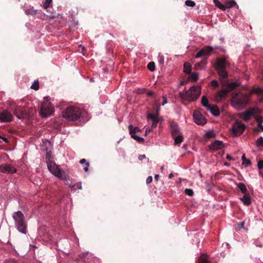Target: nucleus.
Segmentation results:
<instances>
[{
  "label": "nucleus",
  "instance_id": "nucleus-1",
  "mask_svg": "<svg viewBox=\"0 0 263 263\" xmlns=\"http://www.w3.org/2000/svg\"><path fill=\"white\" fill-rule=\"evenodd\" d=\"M200 88L197 86H192L188 90H184L179 92V96L183 100L188 101H195L199 97Z\"/></svg>",
  "mask_w": 263,
  "mask_h": 263
},
{
  "label": "nucleus",
  "instance_id": "nucleus-2",
  "mask_svg": "<svg viewBox=\"0 0 263 263\" xmlns=\"http://www.w3.org/2000/svg\"><path fill=\"white\" fill-rule=\"evenodd\" d=\"M82 113V111L80 108L70 106L63 111V117L68 121H76L80 118Z\"/></svg>",
  "mask_w": 263,
  "mask_h": 263
},
{
  "label": "nucleus",
  "instance_id": "nucleus-3",
  "mask_svg": "<svg viewBox=\"0 0 263 263\" xmlns=\"http://www.w3.org/2000/svg\"><path fill=\"white\" fill-rule=\"evenodd\" d=\"M12 217L15 221V225L17 229L20 232L26 234L27 223L23 214L21 211H17L13 213Z\"/></svg>",
  "mask_w": 263,
  "mask_h": 263
},
{
  "label": "nucleus",
  "instance_id": "nucleus-4",
  "mask_svg": "<svg viewBox=\"0 0 263 263\" xmlns=\"http://www.w3.org/2000/svg\"><path fill=\"white\" fill-rule=\"evenodd\" d=\"M249 102L248 97L246 95L237 94L233 97L232 104L234 107L239 109L245 108Z\"/></svg>",
  "mask_w": 263,
  "mask_h": 263
},
{
  "label": "nucleus",
  "instance_id": "nucleus-5",
  "mask_svg": "<svg viewBox=\"0 0 263 263\" xmlns=\"http://www.w3.org/2000/svg\"><path fill=\"white\" fill-rule=\"evenodd\" d=\"M227 62L225 58L218 59L215 64V68L217 71L219 79L228 78V72L226 70Z\"/></svg>",
  "mask_w": 263,
  "mask_h": 263
},
{
  "label": "nucleus",
  "instance_id": "nucleus-6",
  "mask_svg": "<svg viewBox=\"0 0 263 263\" xmlns=\"http://www.w3.org/2000/svg\"><path fill=\"white\" fill-rule=\"evenodd\" d=\"M53 112V108L51 106L50 103L44 102L42 103L40 114L43 117H49Z\"/></svg>",
  "mask_w": 263,
  "mask_h": 263
},
{
  "label": "nucleus",
  "instance_id": "nucleus-7",
  "mask_svg": "<svg viewBox=\"0 0 263 263\" xmlns=\"http://www.w3.org/2000/svg\"><path fill=\"white\" fill-rule=\"evenodd\" d=\"M260 113V110L257 107L251 108L242 112L240 117L245 121H248L252 116Z\"/></svg>",
  "mask_w": 263,
  "mask_h": 263
},
{
  "label": "nucleus",
  "instance_id": "nucleus-8",
  "mask_svg": "<svg viewBox=\"0 0 263 263\" xmlns=\"http://www.w3.org/2000/svg\"><path fill=\"white\" fill-rule=\"evenodd\" d=\"M14 114L20 119L29 118V114L23 110L20 106H15L12 108Z\"/></svg>",
  "mask_w": 263,
  "mask_h": 263
},
{
  "label": "nucleus",
  "instance_id": "nucleus-9",
  "mask_svg": "<svg viewBox=\"0 0 263 263\" xmlns=\"http://www.w3.org/2000/svg\"><path fill=\"white\" fill-rule=\"evenodd\" d=\"M245 128V124L239 122H236L232 127V131L234 136H238L243 133Z\"/></svg>",
  "mask_w": 263,
  "mask_h": 263
},
{
  "label": "nucleus",
  "instance_id": "nucleus-10",
  "mask_svg": "<svg viewBox=\"0 0 263 263\" xmlns=\"http://www.w3.org/2000/svg\"><path fill=\"white\" fill-rule=\"evenodd\" d=\"M220 81L221 83V86L226 87L225 89L228 91V93L239 85V84L236 82L229 83L227 78L220 79Z\"/></svg>",
  "mask_w": 263,
  "mask_h": 263
},
{
  "label": "nucleus",
  "instance_id": "nucleus-11",
  "mask_svg": "<svg viewBox=\"0 0 263 263\" xmlns=\"http://www.w3.org/2000/svg\"><path fill=\"white\" fill-rule=\"evenodd\" d=\"M193 117L194 121L197 124L203 125L206 123V119L202 114L198 110H196L194 112Z\"/></svg>",
  "mask_w": 263,
  "mask_h": 263
},
{
  "label": "nucleus",
  "instance_id": "nucleus-12",
  "mask_svg": "<svg viewBox=\"0 0 263 263\" xmlns=\"http://www.w3.org/2000/svg\"><path fill=\"white\" fill-rule=\"evenodd\" d=\"M213 50V48L212 47L210 46H206L199 50V51L196 54L195 58H199L202 56H209Z\"/></svg>",
  "mask_w": 263,
  "mask_h": 263
},
{
  "label": "nucleus",
  "instance_id": "nucleus-13",
  "mask_svg": "<svg viewBox=\"0 0 263 263\" xmlns=\"http://www.w3.org/2000/svg\"><path fill=\"white\" fill-rule=\"evenodd\" d=\"M13 117L11 113L6 110L0 112V121L3 122H10L12 121Z\"/></svg>",
  "mask_w": 263,
  "mask_h": 263
},
{
  "label": "nucleus",
  "instance_id": "nucleus-14",
  "mask_svg": "<svg viewBox=\"0 0 263 263\" xmlns=\"http://www.w3.org/2000/svg\"><path fill=\"white\" fill-rule=\"evenodd\" d=\"M0 172L5 173L13 174L16 172V169L10 164L2 165L0 166Z\"/></svg>",
  "mask_w": 263,
  "mask_h": 263
},
{
  "label": "nucleus",
  "instance_id": "nucleus-15",
  "mask_svg": "<svg viewBox=\"0 0 263 263\" xmlns=\"http://www.w3.org/2000/svg\"><path fill=\"white\" fill-rule=\"evenodd\" d=\"M228 94V91L226 89H222L218 91L215 95V101L216 102H220L222 99H224L227 97Z\"/></svg>",
  "mask_w": 263,
  "mask_h": 263
},
{
  "label": "nucleus",
  "instance_id": "nucleus-16",
  "mask_svg": "<svg viewBox=\"0 0 263 263\" xmlns=\"http://www.w3.org/2000/svg\"><path fill=\"white\" fill-rule=\"evenodd\" d=\"M224 146L222 141L215 140L209 145V149L211 151H215L221 149Z\"/></svg>",
  "mask_w": 263,
  "mask_h": 263
},
{
  "label": "nucleus",
  "instance_id": "nucleus-17",
  "mask_svg": "<svg viewBox=\"0 0 263 263\" xmlns=\"http://www.w3.org/2000/svg\"><path fill=\"white\" fill-rule=\"evenodd\" d=\"M128 129L129 131V134L131 136V137L134 139L136 140L139 142H142L144 141V139L142 137H139L135 135L136 132L135 129V127L132 125H129L128 126Z\"/></svg>",
  "mask_w": 263,
  "mask_h": 263
},
{
  "label": "nucleus",
  "instance_id": "nucleus-18",
  "mask_svg": "<svg viewBox=\"0 0 263 263\" xmlns=\"http://www.w3.org/2000/svg\"><path fill=\"white\" fill-rule=\"evenodd\" d=\"M47 166L49 171L54 176H56L60 170L59 167L54 163H48Z\"/></svg>",
  "mask_w": 263,
  "mask_h": 263
},
{
  "label": "nucleus",
  "instance_id": "nucleus-19",
  "mask_svg": "<svg viewBox=\"0 0 263 263\" xmlns=\"http://www.w3.org/2000/svg\"><path fill=\"white\" fill-rule=\"evenodd\" d=\"M171 133L172 136H175L179 134H181V133L179 130V128L178 125L174 122H172L170 125Z\"/></svg>",
  "mask_w": 263,
  "mask_h": 263
},
{
  "label": "nucleus",
  "instance_id": "nucleus-20",
  "mask_svg": "<svg viewBox=\"0 0 263 263\" xmlns=\"http://www.w3.org/2000/svg\"><path fill=\"white\" fill-rule=\"evenodd\" d=\"M240 199L245 205L248 206L251 203V198L249 193L244 194L243 196L240 198Z\"/></svg>",
  "mask_w": 263,
  "mask_h": 263
},
{
  "label": "nucleus",
  "instance_id": "nucleus-21",
  "mask_svg": "<svg viewBox=\"0 0 263 263\" xmlns=\"http://www.w3.org/2000/svg\"><path fill=\"white\" fill-rule=\"evenodd\" d=\"M207 109L212 114L215 116H218L220 114L219 109L218 106L216 105H210L209 107L207 108Z\"/></svg>",
  "mask_w": 263,
  "mask_h": 263
},
{
  "label": "nucleus",
  "instance_id": "nucleus-22",
  "mask_svg": "<svg viewBox=\"0 0 263 263\" xmlns=\"http://www.w3.org/2000/svg\"><path fill=\"white\" fill-rule=\"evenodd\" d=\"M206 59L207 58H205L204 60H202L199 63L196 64L194 66V68L195 70H199L203 69L205 65H206Z\"/></svg>",
  "mask_w": 263,
  "mask_h": 263
},
{
  "label": "nucleus",
  "instance_id": "nucleus-23",
  "mask_svg": "<svg viewBox=\"0 0 263 263\" xmlns=\"http://www.w3.org/2000/svg\"><path fill=\"white\" fill-rule=\"evenodd\" d=\"M55 176L59 177L61 179H63L65 180H68L69 178V176L67 175L65 172L61 170V169H60L59 171L58 172V173Z\"/></svg>",
  "mask_w": 263,
  "mask_h": 263
},
{
  "label": "nucleus",
  "instance_id": "nucleus-24",
  "mask_svg": "<svg viewBox=\"0 0 263 263\" xmlns=\"http://www.w3.org/2000/svg\"><path fill=\"white\" fill-rule=\"evenodd\" d=\"M240 191L243 194H248V190L245 184L243 183H238L236 184Z\"/></svg>",
  "mask_w": 263,
  "mask_h": 263
},
{
  "label": "nucleus",
  "instance_id": "nucleus-25",
  "mask_svg": "<svg viewBox=\"0 0 263 263\" xmlns=\"http://www.w3.org/2000/svg\"><path fill=\"white\" fill-rule=\"evenodd\" d=\"M184 69L183 71L187 74H190L192 70V66L190 63L186 62L184 63L183 65Z\"/></svg>",
  "mask_w": 263,
  "mask_h": 263
},
{
  "label": "nucleus",
  "instance_id": "nucleus-26",
  "mask_svg": "<svg viewBox=\"0 0 263 263\" xmlns=\"http://www.w3.org/2000/svg\"><path fill=\"white\" fill-rule=\"evenodd\" d=\"M173 137L174 139L175 144H179L183 141V137L181 135V134L173 136Z\"/></svg>",
  "mask_w": 263,
  "mask_h": 263
},
{
  "label": "nucleus",
  "instance_id": "nucleus-27",
  "mask_svg": "<svg viewBox=\"0 0 263 263\" xmlns=\"http://www.w3.org/2000/svg\"><path fill=\"white\" fill-rule=\"evenodd\" d=\"M201 104H202V106L203 107L206 108V109L208 107H209V106L211 105L209 103L208 99L205 96H202V97L201 98Z\"/></svg>",
  "mask_w": 263,
  "mask_h": 263
},
{
  "label": "nucleus",
  "instance_id": "nucleus-28",
  "mask_svg": "<svg viewBox=\"0 0 263 263\" xmlns=\"http://www.w3.org/2000/svg\"><path fill=\"white\" fill-rule=\"evenodd\" d=\"M236 5V3L234 0L227 2L224 5L225 10L234 7Z\"/></svg>",
  "mask_w": 263,
  "mask_h": 263
},
{
  "label": "nucleus",
  "instance_id": "nucleus-29",
  "mask_svg": "<svg viewBox=\"0 0 263 263\" xmlns=\"http://www.w3.org/2000/svg\"><path fill=\"white\" fill-rule=\"evenodd\" d=\"M215 6L222 11H225L224 5L222 4L219 0H213Z\"/></svg>",
  "mask_w": 263,
  "mask_h": 263
},
{
  "label": "nucleus",
  "instance_id": "nucleus-30",
  "mask_svg": "<svg viewBox=\"0 0 263 263\" xmlns=\"http://www.w3.org/2000/svg\"><path fill=\"white\" fill-rule=\"evenodd\" d=\"M198 262L199 263H211L209 261L207 256L204 255H202L199 257Z\"/></svg>",
  "mask_w": 263,
  "mask_h": 263
},
{
  "label": "nucleus",
  "instance_id": "nucleus-31",
  "mask_svg": "<svg viewBox=\"0 0 263 263\" xmlns=\"http://www.w3.org/2000/svg\"><path fill=\"white\" fill-rule=\"evenodd\" d=\"M215 137L216 134L213 131H208L204 135V137L206 138L207 139H211L215 138Z\"/></svg>",
  "mask_w": 263,
  "mask_h": 263
},
{
  "label": "nucleus",
  "instance_id": "nucleus-32",
  "mask_svg": "<svg viewBox=\"0 0 263 263\" xmlns=\"http://www.w3.org/2000/svg\"><path fill=\"white\" fill-rule=\"evenodd\" d=\"M190 80L193 82H196L198 79V74L196 72H193L190 73Z\"/></svg>",
  "mask_w": 263,
  "mask_h": 263
},
{
  "label": "nucleus",
  "instance_id": "nucleus-33",
  "mask_svg": "<svg viewBox=\"0 0 263 263\" xmlns=\"http://www.w3.org/2000/svg\"><path fill=\"white\" fill-rule=\"evenodd\" d=\"M241 159H242V164H245L246 166H248L251 164V161L249 159H247L246 158L245 154H243L242 156Z\"/></svg>",
  "mask_w": 263,
  "mask_h": 263
},
{
  "label": "nucleus",
  "instance_id": "nucleus-34",
  "mask_svg": "<svg viewBox=\"0 0 263 263\" xmlns=\"http://www.w3.org/2000/svg\"><path fill=\"white\" fill-rule=\"evenodd\" d=\"M69 187H71V189L72 190H76L77 189L81 190L82 189V183L81 182H79L75 184L72 185H69Z\"/></svg>",
  "mask_w": 263,
  "mask_h": 263
},
{
  "label": "nucleus",
  "instance_id": "nucleus-35",
  "mask_svg": "<svg viewBox=\"0 0 263 263\" xmlns=\"http://www.w3.org/2000/svg\"><path fill=\"white\" fill-rule=\"evenodd\" d=\"M258 114H256L253 116L256 121L258 122V124H262V117L261 116L258 115Z\"/></svg>",
  "mask_w": 263,
  "mask_h": 263
},
{
  "label": "nucleus",
  "instance_id": "nucleus-36",
  "mask_svg": "<svg viewBox=\"0 0 263 263\" xmlns=\"http://www.w3.org/2000/svg\"><path fill=\"white\" fill-rule=\"evenodd\" d=\"M147 68L150 71H153L155 69V63L153 62L149 63L147 65Z\"/></svg>",
  "mask_w": 263,
  "mask_h": 263
},
{
  "label": "nucleus",
  "instance_id": "nucleus-37",
  "mask_svg": "<svg viewBox=\"0 0 263 263\" xmlns=\"http://www.w3.org/2000/svg\"><path fill=\"white\" fill-rule=\"evenodd\" d=\"M185 4L188 7H193L195 6L196 4L194 1L191 0H186L185 2Z\"/></svg>",
  "mask_w": 263,
  "mask_h": 263
},
{
  "label": "nucleus",
  "instance_id": "nucleus-38",
  "mask_svg": "<svg viewBox=\"0 0 263 263\" xmlns=\"http://www.w3.org/2000/svg\"><path fill=\"white\" fill-rule=\"evenodd\" d=\"M25 13L27 15H34L36 13V10L33 9H27L25 11Z\"/></svg>",
  "mask_w": 263,
  "mask_h": 263
},
{
  "label": "nucleus",
  "instance_id": "nucleus-39",
  "mask_svg": "<svg viewBox=\"0 0 263 263\" xmlns=\"http://www.w3.org/2000/svg\"><path fill=\"white\" fill-rule=\"evenodd\" d=\"M256 145L258 147L263 146V138L259 137L256 141Z\"/></svg>",
  "mask_w": 263,
  "mask_h": 263
},
{
  "label": "nucleus",
  "instance_id": "nucleus-40",
  "mask_svg": "<svg viewBox=\"0 0 263 263\" xmlns=\"http://www.w3.org/2000/svg\"><path fill=\"white\" fill-rule=\"evenodd\" d=\"M31 88L35 90H37L39 88V84L37 81L34 82V83L31 86Z\"/></svg>",
  "mask_w": 263,
  "mask_h": 263
},
{
  "label": "nucleus",
  "instance_id": "nucleus-41",
  "mask_svg": "<svg viewBox=\"0 0 263 263\" xmlns=\"http://www.w3.org/2000/svg\"><path fill=\"white\" fill-rule=\"evenodd\" d=\"M52 0H45V3L43 5V7L44 9H47L49 7L50 4L51 3Z\"/></svg>",
  "mask_w": 263,
  "mask_h": 263
},
{
  "label": "nucleus",
  "instance_id": "nucleus-42",
  "mask_svg": "<svg viewBox=\"0 0 263 263\" xmlns=\"http://www.w3.org/2000/svg\"><path fill=\"white\" fill-rule=\"evenodd\" d=\"M184 193L186 195L191 196L193 195L194 192L192 189H186L184 191Z\"/></svg>",
  "mask_w": 263,
  "mask_h": 263
},
{
  "label": "nucleus",
  "instance_id": "nucleus-43",
  "mask_svg": "<svg viewBox=\"0 0 263 263\" xmlns=\"http://www.w3.org/2000/svg\"><path fill=\"white\" fill-rule=\"evenodd\" d=\"M147 118L152 119L153 121L158 120L157 116L156 115L152 114H149L148 115Z\"/></svg>",
  "mask_w": 263,
  "mask_h": 263
},
{
  "label": "nucleus",
  "instance_id": "nucleus-44",
  "mask_svg": "<svg viewBox=\"0 0 263 263\" xmlns=\"http://www.w3.org/2000/svg\"><path fill=\"white\" fill-rule=\"evenodd\" d=\"M211 85L214 88H216L219 86V83L217 80H213L211 81Z\"/></svg>",
  "mask_w": 263,
  "mask_h": 263
},
{
  "label": "nucleus",
  "instance_id": "nucleus-45",
  "mask_svg": "<svg viewBox=\"0 0 263 263\" xmlns=\"http://www.w3.org/2000/svg\"><path fill=\"white\" fill-rule=\"evenodd\" d=\"M4 263H18L17 262V261L14 259V258H11V259H7L5 261H4Z\"/></svg>",
  "mask_w": 263,
  "mask_h": 263
},
{
  "label": "nucleus",
  "instance_id": "nucleus-46",
  "mask_svg": "<svg viewBox=\"0 0 263 263\" xmlns=\"http://www.w3.org/2000/svg\"><path fill=\"white\" fill-rule=\"evenodd\" d=\"M158 59H159V62L160 63L163 64L164 60V57L163 55L159 54V56H158Z\"/></svg>",
  "mask_w": 263,
  "mask_h": 263
},
{
  "label": "nucleus",
  "instance_id": "nucleus-47",
  "mask_svg": "<svg viewBox=\"0 0 263 263\" xmlns=\"http://www.w3.org/2000/svg\"><path fill=\"white\" fill-rule=\"evenodd\" d=\"M257 166L259 170L263 168V160H260L258 162Z\"/></svg>",
  "mask_w": 263,
  "mask_h": 263
},
{
  "label": "nucleus",
  "instance_id": "nucleus-48",
  "mask_svg": "<svg viewBox=\"0 0 263 263\" xmlns=\"http://www.w3.org/2000/svg\"><path fill=\"white\" fill-rule=\"evenodd\" d=\"M152 181H153L152 176H148L146 180V184H148L151 183L152 182Z\"/></svg>",
  "mask_w": 263,
  "mask_h": 263
},
{
  "label": "nucleus",
  "instance_id": "nucleus-49",
  "mask_svg": "<svg viewBox=\"0 0 263 263\" xmlns=\"http://www.w3.org/2000/svg\"><path fill=\"white\" fill-rule=\"evenodd\" d=\"M0 139H2L6 144H8L9 143V141L6 138L1 135H0Z\"/></svg>",
  "mask_w": 263,
  "mask_h": 263
},
{
  "label": "nucleus",
  "instance_id": "nucleus-50",
  "mask_svg": "<svg viewBox=\"0 0 263 263\" xmlns=\"http://www.w3.org/2000/svg\"><path fill=\"white\" fill-rule=\"evenodd\" d=\"M158 121H159V120H158L153 121V124H152V128H155V127H156V126H157V124H158Z\"/></svg>",
  "mask_w": 263,
  "mask_h": 263
},
{
  "label": "nucleus",
  "instance_id": "nucleus-51",
  "mask_svg": "<svg viewBox=\"0 0 263 263\" xmlns=\"http://www.w3.org/2000/svg\"><path fill=\"white\" fill-rule=\"evenodd\" d=\"M253 92L256 93H261L262 92V90L259 88H257L254 89Z\"/></svg>",
  "mask_w": 263,
  "mask_h": 263
},
{
  "label": "nucleus",
  "instance_id": "nucleus-52",
  "mask_svg": "<svg viewBox=\"0 0 263 263\" xmlns=\"http://www.w3.org/2000/svg\"><path fill=\"white\" fill-rule=\"evenodd\" d=\"M89 166V162H86L85 166L84 167V170L86 172L88 171Z\"/></svg>",
  "mask_w": 263,
  "mask_h": 263
},
{
  "label": "nucleus",
  "instance_id": "nucleus-53",
  "mask_svg": "<svg viewBox=\"0 0 263 263\" xmlns=\"http://www.w3.org/2000/svg\"><path fill=\"white\" fill-rule=\"evenodd\" d=\"M167 102V99L165 97L163 96V102L162 103V105H164Z\"/></svg>",
  "mask_w": 263,
  "mask_h": 263
},
{
  "label": "nucleus",
  "instance_id": "nucleus-54",
  "mask_svg": "<svg viewBox=\"0 0 263 263\" xmlns=\"http://www.w3.org/2000/svg\"><path fill=\"white\" fill-rule=\"evenodd\" d=\"M258 132H259V131L263 132V125H262V124H258Z\"/></svg>",
  "mask_w": 263,
  "mask_h": 263
},
{
  "label": "nucleus",
  "instance_id": "nucleus-55",
  "mask_svg": "<svg viewBox=\"0 0 263 263\" xmlns=\"http://www.w3.org/2000/svg\"><path fill=\"white\" fill-rule=\"evenodd\" d=\"M144 158H145V155H141L139 156V159L140 160H142Z\"/></svg>",
  "mask_w": 263,
  "mask_h": 263
},
{
  "label": "nucleus",
  "instance_id": "nucleus-56",
  "mask_svg": "<svg viewBox=\"0 0 263 263\" xmlns=\"http://www.w3.org/2000/svg\"><path fill=\"white\" fill-rule=\"evenodd\" d=\"M154 95V92L153 91H149L148 93H147V96H152Z\"/></svg>",
  "mask_w": 263,
  "mask_h": 263
},
{
  "label": "nucleus",
  "instance_id": "nucleus-57",
  "mask_svg": "<svg viewBox=\"0 0 263 263\" xmlns=\"http://www.w3.org/2000/svg\"><path fill=\"white\" fill-rule=\"evenodd\" d=\"M86 162H87L85 159H82L80 161V163L81 164L86 163Z\"/></svg>",
  "mask_w": 263,
  "mask_h": 263
},
{
  "label": "nucleus",
  "instance_id": "nucleus-58",
  "mask_svg": "<svg viewBox=\"0 0 263 263\" xmlns=\"http://www.w3.org/2000/svg\"><path fill=\"white\" fill-rule=\"evenodd\" d=\"M152 131V129L151 128H147L145 131V135H147V134L149 133H150Z\"/></svg>",
  "mask_w": 263,
  "mask_h": 263
},
{
  "label": "nucleus",
  "instance_id": "nucleus-59",
  "mask_svg": "<svg viewBox=\"0 0 263 263\" xmlns=\"http://www.w3.org/2000/svg\"><path fill=\"white\" fill-rule=\"evenodd\" d=\"M227 159L228 160H233L232 157L231 156L229 155H228L227 156Z\"/></svg>",
  "mask_w": 263,
  "mask_h": 263
},
{
  "label": "nucleus",
  "instance_id": "nucleus-60",
  "mask_svg": "<svg viewBox=\"0 0 263 263\" xmlns=\"http://www.w3.org/2000/svg\"><path fill=\"white\" fill-rule=\"evenodd\" d=\"M159 176V175H155V181H158Z\"/></svg>",
  "mask_w": 263,
  "mask_h": 263
},
{
  "label": "nucleus",
  "instance_id": "nucleus-61",
  "mask_svg": "<svg viewBox=\"0 0 263 263\" xmlns=\"http://www.w3.org/2000/svg\"><path fill=\"white\" fill-rule=\"evenodd\" d=\"M173 176H174V174L172 173L169 174L168 178L169 179H171L172 178H173Z\"/></svg>",
  "mask_w": 263,
  "mask_h": 263
},
{
  "label": "nucleus",
  "instance_id": "nucleus-62",
  "mask_svg": "<svg viewBox=\"0 0 263 263\" xmlns=\"http://www.w3.org/2000/svg\"><path fill=\"white\" fill-rule=\"evenodd\" d=\"M135 129L136 133L140 131V129L137 127H135Z\"/></svg>",
  "mask_w": 263,
  "mask_h": 263
},
{
  "label": "nucleus",
  "instance_id": "nucleus-63",
  "mask_svg": "<svg viewBox=\"0 0 263 263\" xmlns=\"http://www.w3.org/2000/svg\"><path fill=\"white\" fill-rule=\"evenodd\" d=\"M184 81H180V84H179V86H181V85H183V84H184Z\"/></svg>",
  "mask_w": 263,
  "mask_h": 263
},
{
  "label": "nucleus",
  "instance_id": "nucleus-64",
  "mask_svg": "<svg viewBox=\"0 0 263 263\" xmlns=\"http://www.w3.org/2000/svg\"><path fill=\"white\" fill-rule=\"evenodd\" d=\"M224 165H229V164L228 162H224Z\"/></svg>",
  "mask_w": 263,
  "mask_h": 263
}]
</instances>
